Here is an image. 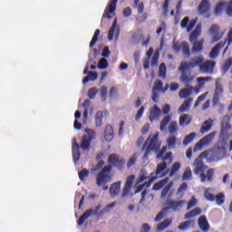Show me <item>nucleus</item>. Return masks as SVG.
<instances>
[{
	"mask_svg": "<svg viewBox=\"0 0 232 232\" xmlns=\"http://www.w3.org/2000/svg\"><path fill=\"white\" fill-rule=\"evenodd\" d=\"M229 121H231V116L225 115L223 116V120L221 121V130L219 133V142L221 146L218 147V150L223 153H226V146L227 145V140H229V139L232 137V132L229 131V130L232 128Z\"/></svg>",
	"mask_w": 232,
	"mask_h": 232,
	"instance_id": "f257e3e1",
	"label": "nucleus"
},
{
	"mask_svg": "<svg viewBox=\"0 0 232 232\" xmlns=\"http://www.w3.org/2000/svg\"><path fill=\"white\" fill-rule=\"evenodd\" d=\"M103 137L107 142H111V140H113V137H115V135L113 132V127H111V125H106Z\"/></svg>",
	"mask_w": 232,
	"mask_h": 232,
	"instance_id": "393cba45",
	"label": "nucleus"
},
{
	"mask_svg": "<svg viewBox=\"0 0 232 232\" xmlns=\"http://www.w3.org/2000/svg\"><path fill=\"white\" fill-rule=\"evenodd\" d=\"M108 162L118 169H122L124 168V165L126 164V161L123 159H121L116 154L110 155Z\"/></svg>",
	"mask_w": 232,
	"mask_h": 232,
	"instance_id": "4468645a",
	"label": "nucleus"
},
{
	"mask_svg": "<svg viewBox=\"0 0 232 232\" xmlns=\"http://www.w3.org/2000/svg\"><path fill=\"white\" fill-rule=\"evenodd\" d=\"M215 135H217L216 131L210 132L209 134L204 136L201 140L194 147V151H200L204 146H209L211 142H213V139H215Z\"/></svg>",
	"mask_w": 232,
	"mask_h": 232,
	"instance_id": "9b49d317",
	"label": "nucleus"
},
{
	"mask_svg": "<svg viewBox=\"0 0 232 232\" xmlns=\"http://www.w3.org/2000/svg\"><path fill=\"white\" fill-rule=\"evenodd\" d=\"M166 72H167L166 63H160L159 67V77H160L161 79H166Z\"/></svg>",
	"mask_w": 232,
	"mask_h": 232,
	"instance_id": "8fccbe9b",
	"label": "nucleus"
},
{
	"mask_svg": "<svg viewBox=\"0 0 232 232\" xmlns=\"http://www.w3.org/2000/svg\"><path fill=\"white\" fill-rule=\"evenodd\" d=\"M163 86H164V83H162V81L157 80L154 82V86H153L152 90H154L156 92H162Z\"/></svg>",
	"mask_w": 232,
	"mask_h": 232,
	"instance_id": "864d4df0",
	"label": "nucleus"
},
{
	"mask_svg": "<svg viewBox=\"0 0 232 232\" xmlns=\"http://www.w3.org/2000/svg\"><path fill=\"white\" fill-rule=\"evenodd\" d=\"M197 18L189 21V17L186 16L182 19L180 23V27L186 28L187 32H191V30H193V28H195V26L197 25Z\"/></svg>",
	"mask_w": 232,
	"mask_h": 232,
	"instance_id": "dca6fc26",
	"label": "nucleus"
},
{
	"mask_svg": "<svg viewBox=\"0 0 232 232\" xmlns=\"http://www.w3.org/2000/svg\"><path fill=\"white\" fill-rule=\"evenodd\" d=\"M161 111L166 116L163 117V119L161 120V121L160 123V131H165V130H166V128H168V125L169 124V122H171V115L168 114V113H169V111H171V106L169 104H165L162 107Z\"/></svg>",
	"mask_w": 232,
	"mask_h": 232,
	"instance_id": "9d476101",
	"label": "nucleus"
},
{
	"mask_svg": "<svg viewBox=\"0 0 232 232\" xmlns=\"http://www.w3.org/2000/svg\"><path fill=\"white\" fill-rule=\"evenodd\" d=\"M179 169H180V163L175 162L171 167L169 177H173V175H175Z\"/></svg>",
	"mask_w": 232,
	"mask_h": 232,
	"instance_id": "6e6d98bb",
	"label": "nucleus"
},
{
	"mask_svg": "<svg viewBox=\"0 0 232 232\" xmlns=\"http://www.w3.org/2000/svg\"><path fill=\"white\" fill-rule=\"evenodd\" d=\"M171 222H173V219L167 218L159 223L157 226V231H164V229H168V227L171 226Z\"/></svg>",
	"mask_w": 232,
	"mask_h": 232,
	"instance_id": "f704fd0d",
	"label": "nucleus"
},
{
	"mask_svg": "<svg viewBox=\"0 0 232 232\" xmlns=\"http://www.w3.org/2000/svg\"><path fill=\"white\" fill-rule=\"evenodd\" d=\"M88 70H90L89 66H86L85 69L83 70V74L88 75L82 79L83 84H88L90 81H97V77H98L97 72H92V71L88 72Z\"/></svg>",
	"mask_w": 232,
	"mask_h": 232,
	"instance_id": "f3484780",
	"label": "nucleus"
},
{
	"mask_svg": "<svg viewBox=\"0 0 232 232\" xmlns=\"http://www.w3.org/2000/svg\"><path fill=\"white\" fill-rule=\"evenodd\" d=\"M224 6L227 7V2H220L216 5L215 8V14L216 15H220L222 12L224 11Z\"/></svg>",
	"mask_w": 232,
	"mask_h": 232,
	"instance_id": "79ce46f5",
	"label": "nucleus"
},
{
	"mask_svg": "<svg viewBox=\"0 0 232 232\" xmlns=\"http://www.w3.org/2000/svg\"><path fill=\"white\" fill-rule=\"evenodd\" d=\"M202 213V210L199 208H195L194 209L188 211L185 215V220H188L189 218H195V217H198Z\"/></svg>",
	"mask_w": 232,
	"mask_h": 232,
	"instance_id": "72a5a7b5",
	"label": "nucleus"
},
{
	"mask_svg": "<svg viewBox=\"0 0 232 232\" xmlns=\"http://www.w3.org/2000/svg\"><path fill=\"white\" fill-rule=\"evenodd\" d=\"M207 95H208V92L203 93V94H201L200 96L198 97V99H197V101L194 104L195 108H197V106H198L200 104V102H202L203 101H206Z\"/></svg>",
	"mask_w": 232,
	"mask_h": 232,
	"instance_id": "e2e57ef3",
	"label": "nucleus"
},
{
	"mask_svg": "<svg viewBox=\"0 0 232 232\" xmlns=\"http://www.w3.org/2000/svg\"><path fill=\"white\" fill-rule=\"evenodd\" d=\"M111 172V166L106 165L96 176V184L99 188L103 184H108L110 180H111V176L110 173Z\"/></svg>",
	"mask_w": 232,
	"mask_h": 232,
	"instance_id": "6e6552de",
	"label": "nucleus"
},
{
	"mask_svg": "<svg viewBox=\"0 0 232 232\" xmlns=\"http://www.w3.org/2000/svg\"><path fill=\"white\" fill-rule=\"evenodd\" d=\"M191 177H193L191 169H186L182 176L183 180H191Z\"/></svg>",
	"mask_w": 232,
	"mask_h": 232,
	"instance_id": "4d7b16f0",
	"label": "nucleus"
},
{
	"mask_svg": "<svg viewBox=\"0 0 232 232\" xmlns=\"http://www.w3.org/2000/svg\"><path fill=\"white\" fill-rule=\"evenodd\" d=\"M231 64H232V59H231V58H228V59L225 62L224 65L222 66V70H223V72H224L225 73L229 71V68H231Z\"/></svg>",
	"mask_w": 232,
	"mask_h": 232,
	"instance_id": "bf43d9fd",
	"label": "nucleus"
},
{
	"mask_svg": "<svg viewBox=\"0 0 232 232\" xmlns=\"http://www.w3.org/2000/svg\"><path fill=\"white\" fill-rule=\"evenodd\" d=\"M197 204V198H195V197H193L190 201H188V206H187V209L189 210L191 209V208H195V205Z\"/></svg>",
	"mask_w": 232,
	"mask_h": 232,
	"instance_id": "69168bd1",
	"label": "nucleus"
},
{
	"mask_svg": "<svg viewBox=\"0 0 232 232\" xmlns=\"http://www.w3.org/2000/svg\"><path fill=\"white\" fill-rule=\"evenodd\" d=\"M217 63L212 60H207L204 62V56H195L190 59V68H199L202 73H213V70Z\"/></svg>",
	"mask_w": 232,
	"mask_h": 232,
	"instance_id": "7ed1b4c3",
	"label": "nucleus"
},
{
	"mask_svg": "<svg viewBox=\"0 0 232 232\" xmlns=\"http://www.w3.org/2000/svg\"><path fill=\"white\" fill-rule=\"evenodd\" d=\"M117 28V18L114 19L111 27L110 28L109 32H108V39L110 41H113V35L115 34V30Z\"/></svg>",
	"mask_w": 232,
	"mask_h": 232,
	"instance_id": "58836bf2",
	"label": "nucleus"
},
{
	"mask_svg": "<svg viewBox=\"0 0 232 232\" xmlns=\"http://www.w3.org/2000/svg\"><path fill=\"white\" fill-rule=\"evenodd\" d=\"M117 3H119V0H111V3L109 5H107V8L105 9L102 17L105 19H111V16L110 14H113L115 10H117Z\"/></svg>",
	"mask_w": 232,
	"mask_h": 232,
	"instance_id": "6ab92c4d",
	"label": "nucleus"
},
{
	"mask_svg": "<svg viewBox=\"0 0 232 232\" xmlns=\"http://www.w3.org/2000/svg\"><path fill=\"white\" fill-rule=\"evenodd\" d=\"M100 93H101L102 101L103 102H106V99H108V88L102 86V87L100 89Z\"/></svg>",
	"mask_w": 232,
	"mask_h": 232,
	"instance_id": "3c124183",
	"label": "nucleus"
},
{
	"mask_svg": "<svg viewBox=\"0 0 232 232\" xmlns=\"http://www.w3.org/2000/svg\"><path fill=\"white\" fill-rule=\"evenodd\" d=\"M214 198H215L216 203L218 204V206H222V204H224V202H226V196L222 192L214 196Z\"/></svg>",
	"mask_w": 232,
	"mask_h": 232,
	"instance_id": "37998d69",
	"label": "nucleus"
},
{
	"mask_svg": "<svg viewBox=\"0 0 232 232\" xmlns=\"http://www.w3.org/2000/svg\"><path fill=\"white\" fill-rule=\"evenodd\" d=\"M142 150H146L142 157L143 160H148L151 151H159L160 150V144H159V135H150L143 144Z\"/></svg>",
	"mask_w": 232,
	"mask_h": 232,
	"instance_id": "39448f33",
	"label": "nucleus"
},
{
	"mask_svg": "<svg viewBox=\"0 0 232 232\" xmlns=\"http://www.w3.org/2000/svg\"><path fill=\"white\" fill-rule=\"evenodd\" d=\"M201 34H202V25L198 24L196 26L195 30H193L189 35V41L191 43H194L191 49L192 53H199V52H202V50H204V39L197 41V39H198Z\"/></svg>",
	"mask_w": 232,
	"mask_h": 232,
	"instance_id": "423d86ee",
	"label": "nucleus"
},
{
	"mask_svg": "<svg viewBox=\"0 0 232 232\" xmlns=\"http://www.w3.org/2000/svg\"><path fill=\"white\" fill-rule=\"evenodd\" d=\"M168 168V161H163L160 164L157 165L156 168V171H155V175L156 177H158V179H162V177H166V173H164L163 175L160 176L161 171H164V169H166Z\"/></svg>",
	"mask_w": 232,
	"mask_h": 232,
	"instance_id": "c756f323",
	"label": "nucleus"
},
{
	"mask_svg": "<svg viewBox=\"0 0 232 232\" xmlns=\"http://www.w3.org/2000/svg\"><path fill=\"white\" fill-rule=\"evenodd\" d=\"M209 8H211L209 0H201L199 5L198 6V12L200 14V15H205L208 19H209V17H211Z\"/></svg>",
	"mask_w": 232,
	"mask_h": 232,
	"instance_id": "ddd939ff",
	"label": "nucleus"
},
{
	"mask_svg": "<svg viewBox=\"0 0 232 232\" xmlns=\"http://www.w3.org/2000/svg\"><path fill=\"white\" fill-rule=\"evenodd\" d=\"M103 118H104L103 112L101 111H98L95 114V124L97 128H101V126H102Z\"/></svg>",
	"mask_w": 232,
	"mask_h": 232,
	"instance_id": "4c0bfd02",
	"label": "nucleus"
},
{
	"mask_svg": "<svg viewBox=\"0 0 232 232\" xmlns=\"http://www.w3.org/2000/svg\"><path fill=\"white\" fill-rule=\"evenodd\" d=\"M78 177L81 180V182H84L86 180L87 177H90V170L83 169L78 173Z\"/></svg>",
	"mask_w": 232,
	"mask_h": 232,
	"instance_id": "a18cd8bd",
	"label": "nucleus"
},
{
	"mask_svg": "<svg viewBox=\"0 0 232 232\" xmlns=\"http://www.w3.org/2000/svg\"><path fill=\"white\" fill-rule=\"evenodd\" d=\"M195 137H197V133L191 132L190 134L187 135L185 139L183 140L184 146H188L189 142H193Z\"/></svg>",
	"mask_w": 232,
	"mask_h": 232,
	"instance_id": "09e8293b",
	"label": "nucleus"
},
{
	"mask_svg": "<svg viewBox=\"0 0 232 232\" xmlns=\"http://www.w3.org/2000/svg\"><path fill=\"white\" fill-rule=\"evenodd\" d=\"M191 64V61L188 62H182L179 65V71L181 72V75L179 77V81L183 82V84H189V82H193V75L191 72H187L186 70H189L191 68L195 67H189Z\"/></svg>",
	"mask_w": 232,
	"mask_h": 232,
	"instance_id": "0eeeda50",
	"label": "nucleus"
},
{
	"mask_svg": "<svg viewBox=\"0 0 232 232\" xmlns=\"http://www.w3.org/2000/svg\"><path fill=\"white\" fill-rule=\"evenodd\" d=\"M209 34L212 35V43H218V41H220L224 37V33H220V27L217 24L210 26Z\"/></svg>",
	"mask_w": 232,
	"mask_h": 232,
	"instance_id": "2eb2a0df",
	"label": "nucleus"
},
{
	"mask_svg": "<svg viewBox=\"0 0 232 232\" xmlns=\"http://www.w3.org/2000/svg\"><path fill=\"white\" fill-rule=\"evenodd\" d=\"M146 19H148V14L138 13L137 21H139V23H144V21H146Z\"/></svg>",
	"mask_w": 232,
	"mask_h": 232,
	"instance_id": "0e129e2a",
	"label": "nucleus"
},
{
	"mask_svg": "<svg viewBox=\"0 0 232 232\" xmlns=\"http://www.w3.org/2000/svg\"><path fill=\"white\" fill-rule=\"evenodd\" d=\"M98 68L100 70H106V68H108V60H106L105 58L100 59L98 63Z\"/></svg>",
	"mask_w": 232,
	"mask_h": 232,
	"instance_id": "603ef678",
	"label": "nucleus"
},
{
	"mask_svg": "<svg viewBox=\"0 0 232 232\" xmlns=\"http://www.w3.org/2000/svg\"><path fill=\"white\" fill-rule=\"evenodd\" d=\"M198 227L202 232L209 231V223L208 222V218H206V216L198 218Z\"/></svg>",
	"mask_w": 232,
	"mask_h": 232,
	"instance_id": "b1692460",
	"label": "nucleus"
},
{
	"mask_svg": "<svg viewBox=\"0 0 232 232\" xmlns=\"http://www.w3.org/2000/svg\"><path fill=\"white\" fill-rule=\"evenodd\" d=\"M204 197L207 200H209V202H215V195L209 192V189L205 190Z\"/></svg>",
	"mask_w": 232,
	"mask_h": 232,
	"instance_id": "13d9d810",
	"label": "nucleus"
},
{
	"mask_svg": "<svg viewBox=\"0 0 232 232\" xmlns=\"http://www.w3.org/2000/svg\"><path fill=\"white\" fill-rule=\"evenodd\" d=\"M137 154H133L127 162V168H131L137 162Z\"/></svg>",
	"mask_w": 232,
	"mask_h": 232,
	"instance_id": "680f3d73",
	"label": "nucleus"
},
{
	"mask_svg": "<svg viewBox=\"0 0 232 232\" xmlns=\"http://www.w3.org/2000/svg\"><path fill=\"white\" fill-rule=\"evenodd\" d=\"M186 204L185 200H179V201H169L168 203L169 209H172L173 211H180L182 209V206Z\"/></svg>",
	"mask_w": 232,
	"mask_h": 232,
	"instance_id": "bb28decb",
	"label": "nucleus"
},
{
	"mask_svg": "<svg viewBox=\"0 0 232 232\" xmlns=\"http://www.w3.org/2000/svg\"><path fill=\"white\" fill-rule=\"evenodd\" d=\"M133 180H135V176L130 175L127 178L125 186L123 188L122 197H126L130 191H131V186H133Z\"/></svg>",
	"mask_w": 232,
	"mask_h": 232,
	"instance_id": "4be33fe9",
	"label": "nucleus"
},
{
	"mask_svg": "<svg viewBox=\"0 0 232 232\" xmlns=\"http://www.w3.org/2000/svg\"><path fill=\"white\" fill-rule=\"evenodd\" d=\"M80 150L79 143H77V140L74 138L72 140V160L74 164H77V162H79L81 159V150Z\"/></svg>",
	"mask_w": 232,
	"mask_h": 232,
	"instance_id": "a211bd4d",
	"label": "nucleus"
},
{
	"mask_svg": "<svg viewBox=\"0 0 232 232\" xmlns=\"http://www.w3.org/2000/svg\"><path fill=\"white\" fill-rule=\"evenodd\" d=\"M151 99H152L153 102H159V91H155L152 89Z\"/></svg>",
	"mask_w": 232,
	"mask_h": 232,
	"instance_id": "338daca9",
	"label": "nucleus"
},
{
	"mask_svg": "<svg viewBox=\"0 0 232 232\" xmlns=\"http://www.w3.org/2000/svg\"><path fill=\"white\" fill-rule=\"evenodd\" d=\"M227 47L223 51V55H226L227 50H229V46L232 44V28L228 30V33L227 34V37L224 42L218 43L210 51L209 53V59H217L218 55L220 54V50L224 48V46Z\"/></svg>",
	"mask_w": 232,
	"mask_h": 232,
	"instance_id": "20e7f679",
	"label": "nucleus"
},
{
	"mask_svg": "<svg viewBox=\"0 0 232 232\" xmlns=\"http://www.w3.org/2000/svg\"><path fill=\"white\" fill-rule=\"evenodd\" d=\"M169 132L173 135L175 133H177V131H179V123L175 121H172L169 122Z\"/></svg>",
	"mask_w": 232,
	"mask_h": 232,
	"instance_id": "ea45409f",
	"label": "nucleus"
},
{
	"mask_svg": "<svg viewBox=\"0 0 232 232\" xmlns=\"http://www.w3.org/2000/svg\"><path fill=\"white\" fill-rule=\"evenodd\" d=\"M181 50L185 59H189L191 56V51L189 50V44L187 42H181Z\"/></svg>",
	"mask_w": 232,
	"mask_h": 232,
	"instance_id": "c9c22d12",
	"label": "nucleus"
},
{
	"mask_svg": "<svg viewBox=\"0 0 232 232\" xmlns=\"http://www.w3.org/2000/svg\"><path fill=\"white\" fill-rule=\"evenodd\" d=\"M193 224H195V220H187V221L181 223L178 227V229H179L180 231H186V229H188V227H191V226H193Z\"/></svg>",
	"mask_w": 232,
	"mask_h": 232,
	"instance_id": "a19ab883",
	"label": "nucleus"
},
{
	"mask_svg": "<svg viewBox=\"0 0 232 232\" xmlns=\"http://www.w3.org/2000/svg\"><path fill=\"white\" fill-rule=\"evenodd\" d=\"M153 175H154V173L152 172L150 174L151 177L149 181H145L144 183L138 186V188L135 190V193H140V191H142V189H144V188H150V186H151V184H153V182H155V180H157V179H159V177L153 176Z\"/></svg>",
	"mask_w": 232,
	"mask_h": 232,
	"instance_id": "412c9836",
	"label": "nucleus"
},
{
	"mask_svg": "<svg viewBox=\"0 0 232 232\" xmlns=\"http://www.w3.org/2000/svg\"><path fill=\"white\" fill-rule=\"evenodd\" d=\"M169 180V179L165 178V179L160 180L159 182L155 183L152 187L153 191H159V189H162V188H164V186H166V184H168Z\"/></svg>",
	"mask_w": 232,
	"mask_h": 232,
	"instance_id": "e433bc0d",
	"label": "nucleus"
},
{
	"mask_svg": "<svg viewBox=\"0 0 232 232\" xmlns=\"http://www.w3.org/2000/svg\"><path fill=\"white\" fill-rule=\"evenodd\" d=\"M121 181H116L111 184V188H109L111 197L115 198L117 195L121 193Z\"/></svg>",
	"mask_w": 232,
	"mask_h": 232,
	"instance_id": "a878e982",
	"label": "nucleus"
},
{
	"mask_svg": "<svg viewBox=\"0 0 232 232\" xmlns=\"http://www.w3.org/2000/svg\"><path fill=\"white\" fill-rule=\"evenodd\" d=\"M167 145L169 150H173V148L177 146V137L175 136L169 137V139L167 140Z\"/></svg>",
	"mask_w": 232,
	"mask_h": 232,
	"instance_id": "49530a36",
	"label": "nucleus"
},
{
	"mask_svg": "<svg viewBox=\"0 0 232 232\" xmlns=\"http://www.w3.org/2000/svg\"><path fill=\"white\" fill-rule=\"evenodd\" d=\"M222 93H224V89L222 88V84H216V89L213 96L214 104H218L220 102V97H222Z\"/></svg>",
	"mask_w": 232,
	"mask_h": 232,
	"instance_id": "5701e85b",
	"label": "nucleus"
},
{
	"mask_svg": "<svg viewBox=\"0 0 232 232\" xmlns=\"http://www.w3.org/2000/svg\"><path fill=\"white\" fill-rule=\"evenodd\" d=\"M191 102H193V98H188L187 100H185L178 110V113H183L184 111H188L191 106Z\"/></svg>",
	"mask_w": 232,
	"mask_h": 232,
	"instance_id": "473e14b6",
	"label": "nucleus"
},
{
	"mask_svg": "<svg viewBox=\"0 0 232 232\" xmlns=\"http://www.w3.org/2000/svg\"><path fill=\"white\" fill-rule=\"evenodd\" d=\"M95 140V130H87L86 134L82 137L81 143L79 147L83 151H90V148H92V140Z\"/></svg>",
	"mask_w": 232,
	"mask_h": 232,
	"instance_id": "1a4fd4ad",
	"label": "nucleus"
},
{
	"mask_svg": "<svg viewBox=\"0 0 232 232\" xmlns=\"http://www.w3.org/2000/svg\"><path fill=\"white\" fill-rule=\"evenodd\" d=\"M160 115H162V111L160 110V108H159L158 105H154L150 110L149 119L150 122H153V121L159 120V117H160Z\"/></svg>",
	"mask_w": 232,
	"mask_h": 232,
	"instance_id": "aec40b11",
	"label": "nucleus"
},
{
	"mask_svg": "<svg viewBox=\"0 0 232 232\" xmlns=\"http://www.w3.org/2000/svg\"><path fill=\"white\" fill-rule=\"evenodd\" d=\"M195 165L194 173L199 176L200 182L206 184V182H212L214 180L215 169H208V167L202 164L198 159H196Z\"/></svg>",
	"mask_w": 232,
	"mask_h": 232,
	"instance_id": "f03ea898",
	"label": "nucleus"
},
{
	"mask_svg": "<svg viewBox=\"0 0 232 232\" xmlns=\"http://www.w3.org/2000/svg\"><path fill=\"white\" fill-rule=\"evenodd\" d=\"M173 187V181H170L167 186H165L161 191V198H166L168 197V193H169V189Z\"/></svg>",
	"mask_w": 232,
	"mask_h": 232,
	"instance_id": "de8ad7c7",
	"label": "nucleus"
},
{
	"mask_svg": "<svg viewBox=\"0 0 232 232\" xmlns=\"http://www.w3.org/2000/svg\"><path fill=\"white\" fill-rule=\"evenodd\" d=\"M101 35V30L97 29L94 32V34L92 38V41L90 42V48H93L95 46V44L99 41V36Z\"/></svg>",
	"mask_w": 232,
	"mask_h": 232,
	"instance_id": "c03bdc74",
	"label": "nucleus"
},
{
	"mask_svg": "<svg viewBox=\"0 0 232 232\" xmlns=\"http://www.w3.org/2000/svg\"><path fill=\"white\" fill-rule=\"evenodd\" d=\"M215 121H213V119L209 118L208 120L205 121L203 122V125L200 128V133L204 134V133H208V131H209V130H211V128H213V124H214Z\"/></svg>",
	"mask_w": 232,
	"mask_h": 232,
	"instance_id": "c85d7f7f",
	"label": "nucleus"
},
{
	"mask_svg": "<svg viewBox=\"0 0 232 232\" xmlns=\"http://www.w3.org/2000/svg\"><path fill=\"white\" fill-rule=\"evenodd\" d=\"M193 118L189 114H182L179 116V126H189Z\"/></svg>",
	"mask_w": 232,
	"mask_h": 232,
	"instance_id": "7c9ffc66",
	"label": "nucleus"
},
{
	"mask_svg": "<svg viewBox=\"0 0 232 232\" xmlns=\"http://www.w3.org/2000/svg\"><path fill=\"white\" fill-rule=\"evenodd\" d=\"M101 209V205H97L95 207V209L93 208H90L88 210H86L78 219L77 224L78 226H82V224H84V222H86V220H88V218H90V217H92V215H99V210Z\"/></svg>",
	"mask_w": 232,
	"mask_h": 232,
	"instance_id": "f8f14e48",
	"label": "nucleus"
},
{
	"mask_svg": "<svg viewBox=\"0 0 232 232\" xmlns=\"http://www.w3.org/2000/svg\"><path fill=\"white\" fill-rule=\"evenodd\" d=\"M159 57H160V54L159 53H154L152 58H151V61H150V65L155 67L159 64Z\"/></svg>",
	"mask_w": 232,
	"mask_h": 232,
	"instance_id": "052dcab7",
	"label": "nucleus"
},
{
	"mask_svg": "<svg viewBox=\"0 0 232 232\" xmlns=\"http://www.w3.org/2000/svg\"><path fill=\"white\" fill-rule=\"evenodd\" d=\"M191 93H193V86H188L187 88H183L179 91V97L180 99H188Z\"/></svg>",
	"mask_w": 232,
	"mask_h": 232,
	"instance_id": "2f4dec72",
	"label": "nucleus"
},
{
	"mask_svg": "<svg viewBox=\"0 0 232 232\" xmlns=\"http://www.w3.org/2000/svg\"><path fill=\"white\" fill-rule=\"evenodd\" d=\"M97 93H99V89L93 87L89 89L87 95L89 99H95V95H97Z\"/></svg>",
	"mask_w": 232,
	"mask_h": 232,
	"instance_id": "5fc2aeb1",
	"label": "nucleus"
},
{
	"mask_svg": "<svg viewBox=\"0 0 232 232\" xmlns=\"http://www.w3.org/2000/svg\"><path fill=\"white\" fill-rule=\"evenodd\" d=\"M157 159H161V160H163V162H167L168 164H171V162H173V153L172 152H167L164 155V152H161L160 150V152L157 155Z\"/></svg>",
	"mask_w": 232,
	"mask_h": 232,
	"instance_id": "cd10ccee",
	"label": "nucleus"
},
{
	"mask_svg": "<svg viewBox=\"0 0 232 232\" xmlns=\"http://www.w3.org/2000/svg\"><path fill=\"white\" fill-rule=\"evenodd\" d=\"M227 14L229 15V17H232V0H230L227 3Z\"/></svg>",
	"mask_w": 232,
	"mask_h": 232,
	"instance_id": "774afa93",
	"label": "nucleus"
}]
</instances>
